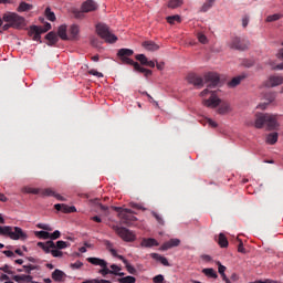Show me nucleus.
I'll use <instances>...</instances> for the list:
<instances>
[{
  "label": "nucleus",
  "mask_w": 283,
  "mask_h": 283,
  "mask_svg": "<svg viewBox=\"0 0 283 283\" xmlns=\"http://www.w3.org/2000/svg\"><path fill=\"white\" fill-rule=\"evenodd\" d=\"M229 46L232 50H239L240 52H244V50H249V40L234 36L231 39Z\"/></svg>",
  "instance_id": "9b49d317"
},
{
  "label": "nucleus",
  "mask_w": 283,
  "mask_h": 283,
  "mask_svg": "<svg viewBox=\"0 0 283 283\" xmlns=\"http://www.w3.org/2000/svg\"><path fill=\"white\" fill-rule=\"evenodd\" d=\"M35 235L42 238V240H50V232L48 231H36Z\"/></svg>",
  "instance_id": "ea45409f"
},
{
  "label": "nucleus",
  "mask_w": 283,
  "mask_h": 283,
  "mask_svg": "<svg viewBox=\"0 0 283 283\" xmlns=\"http://www.w3.org/2000/svg\"><path fill=\"white\" fill-rule=\"evenodd\" d=\"M125 266H126V271H128V273H130V275H136V273H138L136 268H134V265L129 264V261L125 263Z\"/></svg>",
  "instance_id": "a19ab883"
},
{
  "label": "nucleus",
  "mask_w": 283,
  "mask_h": 283,
  "mask_svg": "<svg viewBox=\"0 0 283 283\" xmlns=\"http://www.w3.org/2000/svg\"><path fill=\"white\" fill-rule=\"evenodd\" d=\"M221 277H222L223 282L231 283V280H229V277H227L226 273L221 274Z\"/></svg>",
  "instance_id": "774afa93"
},
{
  "label": "nucleus",
  "mask_w": 283,
  "mask_h": 283,
  "mask_svg": "<svg viewBox=\"0 0 283 283\" xmlns=\"http://www.w3.org/2000/svg\"><path fill=\"white\" fill-rule=\"evenodd\" d=\"M273 101H275V96L271 95L270 98H269V102L264 103V104H260L258 106V108L259 109H266V105H269L270 103H273Z\"/></svg>",
  "instance_id": "a18cd8bd"
},
{
  "label": "nucleus",
  "mask_w": 283,
  "mask_h": 283,
  "mask_svg": "<svg viewBox=\"0 0 283 283\" xmlns=\"http://www.w3.org/2000/svg\"><path fill=\"white\" fill-rule=\"evenodd\" d=\"M114 211L118 213V218L120 219V213H125V209L120 207H113Z\"/></svg>",
  "instance_id": "13d9d810"
},
{
  "label": "nucleus",
  "mask_w": 283,
  "mask_h": 283,
  "mask_svg": "<svg viewBox=\"0 0 283 283\" xmlns=\"http://www.w3.org/2000/svg\"><path fill=\"white\" fill-rule=\"evenodd\" d=\"M180 15H169L167 18V22L170 23V25H174V23H180Z\"/></svg>",
  "instance_id": "4c0bfd02"
},
{
  "label": "nucleus",
  "mask_w": 283,
  "mask_h": 283,
  "mask_svg": "<svg viewBox=\"0 0 283 283\" xmlns=\"http://www.w3.org/2000/svg\"><path fill=\"white\" fill-rule=\"evenodd\" d=\"M96 8V2H94L93 0H87L82 4V12H94Z\"/></svg>",
  "instance_id": "f3484780"
},
{
  "label": "nucleus",
  "mask_w": 283,
  "mask_h": 283,
  "mask_svg": "<svg viewBox=\"0 0 283 283\" xmlns=\"http://www.w3.org/2000/svg\"><path fill=\"white\" fill-rule=\"evenodd\" d=\"M45 39L49 41L48 45H56L59 43V35L54 31L49 32Z\"/></svg>",
  "instance_id": "412c9836"
},
{
  "label": "nucleus",
  "mask_w": 283,
  "mask_h": 283,
  "mask_svg": "<svg viewBox=\"0 0 283 283\" xmlns=\"http://www.w3.org/2000/svg\"><path fill=\"white\" fill-rule=\"evenodd\" d=\"M218 244L221 247V249H227V247H229V240H227L224 233L219 234Z\"/></svg>",
  "instance_id": "a878e982"
},
{
  "label": "nucleus",
  "mask_w": 283,
  "mask_h": 283,
  "mask_svg": "<svg viewBox=\"0 0 283 283\" xmlns=\"http://www.w3.org/2000/svg\"><path fill=\"white\" fill-rule=\"evenodd\" d=\"M230 280H232V282H238L240 280V276L237 273H232Z\"/></svg>",
  "instance_id": "e2e57ef3"
},
{
  "label": "nucleus",
  "mask_w": 283,
  "mask_h": 283,
  "mask_svg": "<svg viewBox=\"0 0 283 283\" xmlns=\"http://www.w3.org/2000/svg\"><path fill=\"white\" fill-rule=\"evenodd\" d=\"M156 67H157V70H159V71L165 70V62H156Z\"/></svg>",
  "instance_id": "052dcab7"
},
{
  "label": "nucleus",
  "mask_w": 283,
  "mask_h": 283,
  "mask_svg": "<svg viewBox=\"0 0 283 283\" xmlns=\"http://www.w3.org/2000/svg\"><path fill=\"white\" fill-rule=\"evenodd\" d=\"M57 36H60L62 41H70V36H67V25L62 24L59 27Z\"/></svg>",
  "instance_id": "4be33fe9"
},
{
  "label": "nucleus",
  "mask_w": 283,
  "mask_h": 283,
  "mask_svg": "<svg viewBox=\"0 0 283 283\" xmlns=\"http://www.w3.org/2000/svg\"><path fill=\"white\" fill-rule=\"evenodd\" d=\"M87 262L90 264H93L94 266H101V270L98 271L99 275L102 277H107L108 275H117L118 277H124L125 273L120 272V266L116 264L108 265L107 261L98 258H88Z\"/></svg>",
  "instance_id": "7ed1b4c3"
},
{
  "label": "nucleus",
  "mask_w": 283,
  "mask_h": 283,
  "mask_svg": "<svg viewBox=\"0 0 283 283\" xmlns=\"http://www.w3.org/2000/svg\"><path fill=\"white\" fill-rule=\"evenodd\" d=\"M0 235H7L10 240H21V242L28 240V233L19 227L0 226Z\"/></svg>",
  "instance_id": "423d86ee"
},
{
  "label": "nucleus",
  "mask_w": 283,
  "mask_h": 283,
  "mask_svg": "<svg viewBox=\"0 0 283 283\" xmlns=\"http://www.w3.org/2000/svg\"><path fill=\"white\" fill-rule=\"evenodd\" d=\"M243 65L244 67H253V65H255V62L253 60H244Z\"/></svg>",
  "instance_id": "3c124183"
},
{
  "label": "nucleus",
  "mask_w": 283,
  "mask_h": 283,
  "mask_svg": "<svg viewBox=\"0 0 283 283\" xmlns=\"http://www.w3.org/2000/svg\"><path fill=\"white\" fill-rule=\"evenodd\" d=\"M3 21L6 24L2 25L3 32H7L9 28H14L19 30V28H23L25 25V19L14 12H7L2 15Z\"/></svg>",
  "instance_id": "39448f33"
},
{
  "label": "nucleus",
  "mask_w": 283,
  "mask_h": 283,
  "mask_svg": "<svg viewBox=\"0 0 283 283\" xmlns=\"http://www.w3.org/2000/svg\"><path fill=\"white\" fill-rule=\"evenodd\" d=\"M44 14L48 21H56V14H54V12L52 11V9H50V7L45 9Z\"/></svg>",
  "instance_id": "2f4dec72"
},
{
  "label": "nucleus",
  "mask_w": 283,
  "mask_h": 283,
  "mask_svg": "<svg viewBox=\"0 0 283 283\" xmlns=\"http://www.w3.org/2000/svg\"><path fill=\"white\" fill-rule=\"evenodd\" d=\"M113 230L125 242H134V240H136V235H134V232L129 231V229H127V228H120L118 226H113Z\"/></svg>",
  "instance_id": "9d476101"
},
{
  "label": "nucleus",
  "mask_w": 283,
  "mask_h": 283,
  "mask_svg": "<svg viewBox=\"0 0 283 283\" xmlns=\"http://www.w3.org/2000/svg\"><path fill=\"white\" fill-rule=\"evenodd\" d=\"M280 19H282V14H280V13H274V14L269 15V17L266 18V22H268V23H273V21H280Z\"/></svg>",
  "instance_id": "58836bf2"
},
{
  "label": "nucleus",
  "mask_w": 283,
  "mask_h": 283,
  "mask_svg": "<svg viewBox=\"0 0 283 283\" xmlns=\"http://www.w3.org/2000/svg\"><path fill=\"white\" fill-rule=\"evenodd\" d=\"M182 3H184V0H169L168 8H171L174 10L176 8H180Z\"/></svg>",
  "instance_id": "72a5a7b5"
},
{
  "label": "nucleus",
  "mask_w": 283,
  "mask_h": 283,
  "mask_svg": "<svg viewBox=\"0 0 283 283\" xmlns=\"http://www.w3.org/2000/svg\"><path fill=\"white\" fill-rule=\"evenodd\" d=\"M151 216L156 219L158 224H160L161 227H165V219H163V217L158 212L153 211Z\"/></svg>",
  "instance_id": "e433bc0d"
},
{
  "label": "nucleus",
  "mask_w": 283,
  "mask_h": 283,
  "mask_svg": "<svg viewBox=\"0 0 283 283\" xmlns=\"http://www.w3.org/2000/svg\"><path fill=\"white\" fill-rule=\"evenodd\" d=\"M91 220H93V222H97V223L103 222V219H101V217H98V216L92 217Z\"/></svg>",
  "instance_id": "0e129e2a"
},
{
  "label": "nucleus",
  "mask_w": 283,
  "mask_h": 283,
  "mask_svg": "<svg viewBox=\"0 0 283 283\" xmlns=\"http://www.w3.org/2000/svg\"><path fill=\"white\" fill-rule=\"evenodd\" d=\"M49 30H52V24L46 22L44 28L38 25L30 27L29 34L33 36V41H41V34H45Z\"/></svg>",
  "instance_id": "6e6552de"
},
{
  "label": "nucleus",
  "mask_w": 283,
  "mask_h": 283,
  "mask_svg": "<svg viewBox=\"0 0 283 283\" xmlns=\"http://www.w3.org/2000/svg\"><path fill=\"white\" fill-rule=\"evenodd\" d=\"M65 277V272L56 269L53 273H52V280H54V282H63V279Z\"/></svg>",
  "instance_id": "393cba45"
},
{
  "label": "nucleus",
  "mask_w": 283,
  "mask_h": 283,
  "mask_svg": "<svg viewBox=\"0 0 283 283\" xmlns=\"http://www.w3.org/2000/svg\"><path fill=\"white\" fill-rule=\"evenodd\" d=\"M242 25H243V28H247V25H249V17H244L242 19Z\"/></svg>",
  "instance_id": "338daca9"
},
{
  "label": "nucleus",
  "mask_w": 283,
  "mask_h": 283,
  "mask_svg": "<svg viewBox=\"0 0 283 283\" xmlns=\"http://www.w3.org/2000/svg\"><path fill=\"white\" fill-rule=\"evenodd\" d=\"M266 126L268 132H273V129H277L280 124H277V115H273L271 113H256L254 127L256 129H262Z\"/></svg>",
  "instance_id": "20e7f679"
},
{
  "label": "nucleus",
  "mask_w": 283,
  "mask_h": 283,
  "mask_svg": "<svg viewBox=\"0 0 283 283\" xmlns=\"http://www.w3.org/2000/svg\"><path fill=\"white\" fill-rule=\"evenodd\" d=\"M238 251L239 253H247V250L244 249V243H242V241H240L238 245Z\"/></svg>",
  "instance_id": "4d7b16f0"
},
{
  "label": "nucleus",
  "mask_w": 283,
  "mask_h": 283,
  "mask_svg": "<svg viewBox=\"0 0 283 283\" xmlns=\"http://www.w3.org/2000/svg\"><path fill=\"white\" fill-rule=\"evenodd\" d=\"M117 282L118 283H136V277L128 275V276L119 277Z\"/></svg>",
  "instance_id": "f704fd0d"
},
{
  "label": "nucleus",
  "mask_w": 283,
  "mask_h": 283,
  "mask_svg": "<svg viewBox=\"0 0 283 283\" xmlns=\"http://www.w3.org/2000/svg\"><path fill=\"white\" fill-rule=\"evenodd\" d=\"M205 83H208V86L201 92L200 95L202 98L207 97L209 94L210 96L209 98H205L202 101V105H205V107H209L210 109H216V107H219L217 112L221 116L231 114V112H233L231 104L229 102H222V99L218 97L216 91H211L213 87H218V85H220V75L218 73L209 72L205 75Z\"/></svg>",
  "instance_id": "f257e3e1"
},
{
  "label": "nucleus",
  "mask_w": 283,
  "mask_h": 283,
  "mask_svg": "<svg viewBox=\"0 0 283 283\" xmlns=\"http://www.w3.org/2000/svg\"><path fill=\"white\" fill-rule=\"evenodd\" d=\"M154 283H164L165 282V276L163 274H158L153 279Z\"/></svg>",
  "instance_id": "09e8293b"
},
{
  "label": "nucleus",
  "mask_w": 283,
  "mask_h": 283,
  "mask_svg": "<svg viewBox=\"0 0 283 283\" xmlns=\"http://www.w3.org/2000/svg\"><path fill=\"white\" fill-rule=\"evenodd\" d=\"M74 17H75V19H83V11L75 10Z\"/></svg>",
  "instance_id": "bf43d9fd"
},
{
  "label": "nucleus",
  "mask_w": 283,
  "mask_h": 283,
  "mask_svg": "<svg viewBox=\"0 0 283 283\" xmlns=\"http://www.w3.org/2000/svg\"><path fill=\"white\" fill-rule=\"evenodd\" d=\"M244 78H247V74H242V75H238L235 77H233L229 83V87H238V85H240V83H242V81H244Z\"/></svg>",
  "instance_id": "5701e85b"
},
{
  "label": "nucleus",
  "mask_w": 283,
  "mask_h": 283,
  "mask_svg": "<svg viewBox=\"0 0 283 283\" xmlns=\"http://www.w3.org/2000/svg\"><path fill=\"white\" fill-rule=\"evenodd\" d=\"M95 28L98 36L103 39L105 43H116L118 41V38L114 32H112L109 25L105 23H97Z\"/></svg>",
  "instance_id": "0eeeda50"
},
{
  "label": "nucleus",
  "mask_w": 283,
  "mask_h": 283,
  "mask_svg": "<svg viewBox=\"0 0 283 283\" xmlns=\"http://www.w3.org/2000/svg\"><path fill=\"white\" fill-rule=\"evenodd\" d=\"M81 266H83V262H81V261H76L75 263H71V269H73V270L81 269Z\"/></svg>",
  "instance_id": "603ef678"
},
{
  "label": "nucleus",
  "mask_w": 283,
  "mask_h": 283,
  "mask_svg": "<svg viewBox=\"0 0 283 283\" xmlns=\"http://www.w3.org/2000/svg\"><path fill=\"white\" fill-rule=\"evenodd\" d=\"M29 10H32V4L27 2H21L18 7V12H28Z\"/></svg>",
  "instance_id": "473e14b6"
},
{
  "label": "nucleus",
  "mask_w": 283,
  "mask_h": 283,
  "mask_svg": "<svg viewBox=\"0 0 283 283\" xmlns=\"http://www.w3.org/2000/svg\"><path fill=\"white\" fill-rule=\"evenodd\" d=\"M67 247H70V243L65 242V241H56L54 243V250H56V251H61L63 249H67Z\"/></svg>",
  "instance_id": "c85d7f7f"
},
{
  "label": "nucleus",
  "mask_w": 283,
  "mask_h": 283,
  "mask_svg": "<svg viewBox=\"0 0 283 283\" xmlns=\"http://www.w3.org/2000/svg\"><path fill=\"white\" fill-rule=\"evenodd\" d=\"M136 61H139L140 65H147L148 59L145 54H137L135 55Z\"/></svg>",
  "instance_id": "c9c22d12"
},
{
  "label": "nucleus",
  "mask_w": 283,
  "mask_h": 283,
  "mask_svg": "<svg viewBox=\"0 0 283 283\" xmlns=\"http://www.w3.org/2000/svg\"><path fill=\"white\" fill-rule=\"evenodd\" d=\"M38 247L44 251V253H51L53 258H61L63 251L54 250V241L38 242Z\"/></svg>",
  "instance_id": "1a4fd4ad"
},
{
  "label": "nucleus",
  "mask_w": 283,
  "mask_h": 283,
  "mask_svg": "<svg viewBox=\"0 0 283 283\" xmlns=\"http://www.w3.org/2000/svg\"><path fill=\"white\" fill-rule=\"evenodd\" d=\"M159 243L154 238L143 239L140 242V247H144L145 249H151V247H158Z\"/></svg>",
  "instance_id": "a211bd4d"
},
{
  "label": "nucleus",
  "mask_w": 283,
  "mask_h": 283,
  "mask_svg": "<svg viewBox=\"0 0 283 283\" xmlns=\"http://www.w3.org/2000/svg\"><path fill=\"white\" fill-rule=\"evenodd\" d=\"M42 196H52L54 198L55 193L54 190H52L51 188H46L44 190H42Z\"/></svg>",
  "instance_id": "49530a36"
},
{
  "label": "nucleus",
  "mask_w": 283,
  "mask_h": 283,
  "mask_svg": "<svg viewBox=\"0 0 283 283\" xmlns=\"http://www.w3.org/2000/svg\"><path fill=\"white\" fill-rule=\"evenodd\" d=\"M219 266V274L222 275L224 274V271H227V266L222 265V263L218 262Z\"/></svg>",
  "instance_id": "6e6d98bb"
},
{
  "label": "nucleus",
  "mask_w": 283,
  "mask_h": 283,
  "mask_svg": "<svg viewBox=\"0 0 283 283\" xmlns=\"http://www.w3.org/2000/svg\"><path fill=\"white\" fill-rule=\"evenodd\" d=\"M54 209L56 211H62V213H76V207L67 206L65 203H56Z\"/></svg>",
  "instance_id": "2eb2a0df"
},
{
  "label": "nucleus",
  "mask_w": 283,
  "mask_h": 283,
  "mask_svg": "<svg viewBox=\"0 0 283 283\" xmlns=\"http://www.w3.org/2000/svg\"><path fill=\"white\" fill-rule=\"evenodd\" d=\"M88 74H91L92 76H97V78H103V73L92 69L88 71Z\"/></svg>",
  "instance_id": "de8ad7c7"
},
{
  "label": "nucleus",
  "mask_w": 283,
  "mask_h": 283,
  "mask_svg": "<svg viewBox=\"0 0 283 283\" xmlns=\"http://www.w3.org/2000/svg\"><path fill=\"white\" fill-rule=\"evenodd\" d=\"M61 238V231L55 230L53 233H50L49 240H59Z\"/></svg>",
  "instance_id": "c03bdc74"
},
{
  "label": "nucleus",
  "mask_w": 283,
  "mask_h": 283,
  "mask_svg": "<svg viewBox=\"0 0 283 283\" xmlns=\"http://www.w3.org/2000/svg\"><path fill=\"white\" fill-rule=\"evenodd\" d=\"M0 271H3V273H8V275H12V271H10V265H4L0 268Z\"/></svg>",
  "instance_id": "5fc2aeb1"
},
{
  "label": "nucleus",
  "mask_w": 283,
  "mask_h": 283,
  "mask_svg": "<svg viewBox=\"0 0 283 283\" xmlns=\"http://www.w3.org/2000/svg\"><path fill=\"white\" fill-rule=\"evenodd\" d=\"M197 39L199 43H202L203 45H207V43H209V39H207V35H205L203 33H198Z\"/></svg>",
  "instance_id": "37998d69"
},
{
  "label": "nucleus",
  "mask_w": 283,
  "mask_h": 283,
  "mask_svg": "<svg viewBox=\"0 0 283 283\" xmlns=\"http://www.w3.org/2000/svg\"><path fill=\"white\" fill-rule=\"evenodd\" d=\"M54 198H56V200H60L61 202H65V198L56 192L54 195Z\"/></svg>",
  "instance_id": "69168bd1"
},
{
  "label": "nucleus",
  "mask_w": 283,
  "mask_h": 283,
  "mask_svg": "<svg viewBox=\"0 0 283 283\" xmlns=\"http://www.w3.org/2000/svg\"><path fill=\"white\" fill-rule=\"evenodd\" d=\"M23 271L28 273V275H30V273H32V271H36V269H39L38 265H32V264H29V265H23Z\"/></svg>",
  "instance_id": "79ce46f5"
},
{
  "label": "nucleus",
  "mask_w": 283,
  "mask_h": 283,
  "mask_svg": "<svg viewBox=\"0 0 283 283\" xmlns=\"http://www.w3.org/2000/svg\"><path fill=\"white\" fill-rule=\"evenodd\" d=\"M277 138H279L277 133H270L266 136L265 143H268V145H275V143H277Z\"/></svg>",
  "instance_id": "bb28decb"
},
{
  "label": "nucleus",
  "mask_w": 283,
  "mask_h": 283,
  "mask_svg": "<svg viewBox=\"0 0 283 283\" xmlns=\"http://www.w3.org/2000/svg\"><path fill=\"white\" fill-rule=\"evenodd\" d=\"M119 220L123 224H130L132 222H136L138 218L134 216V211H132V209L125 208V212L119 213Z\"/></svg>",
  "instance_id": "f8f14e48"
},
{
  "label": "nucleus",
  "mask_w": 283,
  "mask_h": 283,
  "mask_svg": "<svg viewBox=\"0 0 283 283\" xmlns=\"http://www.w3.org/2000/svg\"><path fill=\"white\" fill-rule=\"evenodd\" d=\"M187 81L190 85H195V87H205V80L196 75V73L188 74Z\"/></svg>",
  "instance_id": "ddd939ff"
},
{
  "label": "nucleus",
  "mask_w": 283,
  "mask_h": 283,
  "mask_svg": "<svg viewBox=\"0 0 283 283\" xmlns=\"http://www.w3.org/2000/svg\"><path fill=\"white\" fill-rule=\"evenodd\" d=\"M150 258H153V260H156L157 262H160L164 266H169V261L167 260V258L158 253H151Z\"/></svg>",
  "instance_id": "b1692460"
},
{
  "label": "nucleus",
  "mask_w": 283,
  "mask_h": 283,
  "mask_svg": "<svg viewBox=\"0 0 283 283\" xmlns=\"http://www.w3.org/2000/svg\"><path fill=\"white\" fill-rule=\"evenodd\" d=\"M27 193H33V195H39L41 191L36 188H27Z\"/></svg>",
  "instance_id": "864d4df0"
},
{
  "label": "nucleus",
  "mask_w": 283,
  "mask_h": 283,
  "mask_svg": "<svg viewBox=\"0 0 283 283\" xmlns=\"http://www.w3.org/2000/svg\"><path fill=\"white\" fill-rule=\"evenodd\" d=\"M3 254L7 255V258H14V252H12L10 250H4Z\"/></svg>",
  "instance_id": "680f3d73"
},
{
  "label": "nucleus",
  "mask_w": 283,
  "mask_h": 283,
  "mask_svg": "<svg viewBox=\"0 0 283 283\" xmlns=\"http://www.w3.org/2000/svg\"><path fill=\"white\" fill-rule=\"evenodd\" d=\"M203 275H207V277H212L216 280L218 277V273L212 268H206L202 270Z\"/></svg>",
  "instance_id": "cd10ccee"
},
{
  "label": "nucleus",
  "mask_w": 283,
  "mask_h": 283,
  "mask_svg": "<svg viewBox=\"0 0 283 283\" xmlns=\"http://www.w3.org/2000/svg\"><path fill=\"white\" fill-rule=\"evenodd\" d=\"M213 3H216V0H207L201 7V12H209L213 8Z\"/></svg>",
  "instance_id": "7c9ffc66"
},
{
  "label": "nucleus",
  "mask_w": 283,
  "mask_h": 283,
  "mask_svg": "<svg viewBox=\"0 0 283 283\" xmlns=\"http://www.w3.org/2000/svg\"><path fill=\"white\" fill-rule=\"evenodd\" d=\"M117 56L119 61L124 65H133L135 72H139V74H144L146 78L151 76L153 72L149 69L143 67L138 62H134L129 56H134V50L132 49H119L117 52Z\"/></svg>",
  "instance_id": "f03ea898"
},
{
  "label": "nucleus",
  "mask_w": 283,
  "mask_h": 283,
  "mask_svg": "<svg viewBox=\"0 0 283 283\" xmlns=\"http://www.w3.org/2000/svg\"><path fill=\"white\" fill-rule=\"evenodd\" d=\"M81 32V29L76 24H72L70 27L69 33V41H78V33Z\"/></svg>",
  "instance_id": "dca6fc26"
},
{
  "label": "nucleus",
  "mask_w": 283,
  "mask_h": 283,
  "mask_svg": "<svg viewBox=\"0 0 283 283\" xmlns=\"http://www.w3.org/2000/svg\"><path fill=\"white\" fill-rule=\"evenodd\" d=\"M14 282H32L31 275H14L13 276Z\"/></svg>",
  "instance_id": "c756f323"
},
{
  "label": "nucleus",
  "mask_w": 283,
  "mask_h": 283,
  "mask_svg": "<svg viewBox=\"0 0 283 283\" xmlns=\"http://www.w3.org/2000/svg\"><path fill=\"white\" fill-rule=\"evenodd\" d=\"M142 45L148 52H156V51L160 50V45L156 44V42H154V41H145V42H143Z\"/></svg>",
  "instance_id": "6ab92c4d"
},
{
  "label": "nucleus",
  "mask_w": 283,
  "mask_h": 283,
  "mask_svg": "<svg viewBox=\"0 0 283 283\" xmlns=\"http://www.w3.org/2000/svg\"><path fill=\"white\" fill-rule=\"evenodd\" d=\"M36 227L38 229H43V231H52V228H50V226L44 223H38Z\"/></svg>",
  "instance_id": "8fccbe9b"
},
{
  "label": "nucleus",
  "mask_w": 283,
  "mask_h": 283,
  "mask_svg": "<svg viewBox=\"0 0 283 283\" xmlns=\"http://www.w3.org/2000/svg\"><path fill=\"white\" fill-rule=\"evenodd\" d=\"M283 77L279 75H272L265 82V87H277V85H282Z\"/></svg>",
  "instance_id": "4468645a"
},
{
  "label": "nucleus",
  "mask_w": 283,
  "mask_h": 283,
  "mask_svg": "<svg viewBox=\"0 0 283 283\" xmlns=\"http://www.w3.org/2000/svg\"><path fill=\"white\" fill-rule=\"evenodd\" d=\"M180 245V239H170L166 243L161 245L163 251H167L169 249H174V247H179Z\"/></svg>",
  "instance_id": "aec40b11"
}]
</instances>
